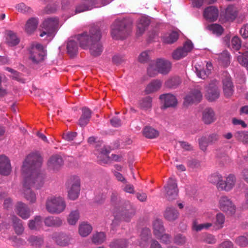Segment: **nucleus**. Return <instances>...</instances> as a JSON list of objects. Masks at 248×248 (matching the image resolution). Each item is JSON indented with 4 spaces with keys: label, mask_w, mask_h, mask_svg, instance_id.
<instances>
[{
    "label": "nucleus",
    "mask_w": 248,
    "mask_h": 248,
    "mask_svg": "<svg viewBox=\"0 0 248 248\" xmlns=\"http://www.w3.org/2000/svg\"><path fill=\"white\" fill-rule=\"evenodd\" d=\"M63 164V159L61 155H52L47 161L48 168L53 171H58L59 170Z\"/></svg>",
    "instance_id": "obj_19"
},
{
    "label": "nucleus",
    "mask_w": 248,
    "mask_h": 248,
    "mask_svg": "<svg viewBox=\"0 0 248 248\" xmlns=\"http://www.w3.org/2000/svg\"><path fill=\"white\" fill-rule=\"evenodd\" d=\"M16 213L23 219H27L31 216V211L29 207L24 203L19 202L15 207Z\"/></svg>",
    "instance_id": "obj_20"
},
{
    "label": "nucleus",
    "mask_w": 248,
    "mask_h": 248,
    "mask_svg": "<svg viewBox=\"0 0 248 248\" xmlns=\"http://www.w3.org/2000/svg\"><path fill=\"white\" fill-rule=\"evenodd\" d=\"M150 24V19L146 17L142 16L140 19L137 24V34L138 36L142 35Z\"/></svg>",
    "instance_id": "obj_30"
},
{
    "label": "nucleus",
    "mask_w": 248,
    "mask_h": 248,
    "mask_svg": "<svg viewBox=\"0 0 248 248\" xmlns=\"http://www.w3.org/2000/svg\"><path fill=\"white\" fill-rule=\"evenodd\" d=\"M179 213L172 207H168L164 212V216L169 221H173L178 218Z\"/></svg>",
    "instance_id": "obj_33"
},
{
    "label": "nucleus",
    "mask_w": 248,
    "mask_h": 248,
    "mask_svg": "<svg viewBox=\"0 0 248 248\" xmlns=\"http://www.w3.org/2000/svg\"><path fill=\"white\" fill-rule=\"evenodd\" d=\"M222 180V176L218 173H215L211 174L208 178V181L210 183L216 184L217 186L221 183Z\"/></svg>",
    "instance_id": "obj_55"
},
{
    "label": "nucleus",
    "mask_w": 248,
    "mask_h": 248,
    "mask_svg": "<svg viewBox=\"0 0 248 248\" xmlns=\"http://www.w3.org/2000/svg\"><path fill=\"white\" fill-rule=\"evenodd\" d=\"M202 94L200 91L194 90L185 97L184 105L188 106L193 103H199L202 100Z\"/></svg>",
    "instance_id": "obj_17"
},
{
    "label": "nucleus",
    "mask_w": 248,
    "mask_h": 248,
    "mask_svg": "<svg viewBox=\"0 0 248 248\" xmlns=\"http://www.w3.org/2000/svg\"><path fill=\"white\" fill-rule=\"evenodd\" d=\"M196 69V73L197 76L202 79H205L208 77L209 75L210 74V69H198L197 67H195Z\"/></svg>",
    "instance_id": "obj_58"
},
{
    "label": "nucleus",
    "mask_w": 248,
    "mask_h": 248,
    "mask_svg": "<svg viewBox=\"0 0 248 248\" xmlns=\"http://www.w3.org/2000/svg\"><path fill=\"white\" fill-rule=\"evenodd\" d=\"M105 238L106 236L104 232H97L93 235L92 237V241L94 244H100L105 241Z\"/></svg>",
    "instance_id": "obj_54"
},
{
    "label": "nucleus",
    "mask_w": 248,
    "mask_h": 248,
    "mask_svg": "<svg viewBox=\"0 0 248 248\" xmlns=\"http://www.w3.org/2000/svg\"><path fill=\"white\" fill-rule=\"evenodd\" d=\"M42 163V158L41 156L35 153L30 154L24 162L22 172L24 175V180L30 179L28 182L30 187L39 189L43 186L45 175L40 170Z\"/></svg>",
    "instance_id": "obj_1"
},
{
    "label": "nucleus",
    "mask_w": 248,
    "mask_h": 248,
    "mask_svg": "<svg viewBox=\"0 0 248 248\" xmlns=\"http://www.w3.org/2000/svg\"><path fill=\"white\" fill-rule=\"evenodd\" d=\"M42 224V218L40 216L35 217L33 219L30 220L28 226L29 228L32 230L39 229Z\"/></svg>",
    "instance_id": "obj_47"
},
{
    "label": "nucleus",
    "mask_w": 248,
    "mask_h": 248,
    "mask_svg": "<svg viewBox=\"0 0 248 248\" xmlns=\"http://www.w3.org/2000/svg\"><path fill=\"white\" fill-rule=\"evenodd\" d=\"M202 94L200 91L194 90L185 97L184 105L188 106L193 103H199L202 100Z\"/></svg>",
    "instance_id": "obj_18"
},
{
    "label": "nucleus",
    "mask_w": 248,
    "mask_h": 248,
    "mask_svg": "<svg viewBox=\"0 0 248 248\" xmlns=\"http://www.w3.org/2000/svg\"><path fill=\"white\" fill-rule=\"evenodd\" d=\"M186 241V237L181 234H177L174 238V242L179 245H184Z\"/></svg>",
    "instance_id": "obj_63"
},
{
    "label": "nucleus",
    "mask_w": 248,
    "mask_h": 248,
    "mask_svg": "<svg viewBox=\"0 0 248 248\" xmlns=\"http://www.w3.org/2000/svg\"><path fill=\"white\" fill-rule=\"evenodd\" d=\"M238 62L244 66L248 70V53L243 55H239L237 57Z\"/></svg>",
    "instance_id": "obj_60"
},
{
    "label": "nucleus",
    "mask_w": 248,
    "mask_h": 248,
    "mask_svg": "<svg viewBox=\"0 0 248 248\" xmlns=\"http://www.w3.org/2000/svg\"><path fill=\"white\" fill-rule=\"evenodd\" d=\"M179 38V34L176 31H172L170 33L162 37L164 43L171 44L176 42Z\"/></svg>",
    "instance_id": "obj_45"
},
{
    "label": "nucleus",
    "mask_w": 248,
    "mask_h": 248,
    "mask_svg": "<svg viewBox=\"0 0 248 248\" xmlns=\"http://www.w3.org/2000/svg\"><path fill=\"white\" fill-rule=\"evenodd\" d=\"M79 218V213L78 210L71 211L67 217L68 223L72 225H75Z\"/></svg>",
    "instance_id": "obj_49"
},
{
    "label": "nucleus",
    "mask_w": 248,
    "mask_h": 248,
    "mask_svg": "<svg viewBox=\"0 0 248 248\" xmlns=\"http://www.w3.org/2000/svg\"><path fill=\"white\" fill-rule=\"evenodd\" d=\"M30 179H25L24 181L23 186V192L25 198L30 203H33L36 201V194L31 189L28 182Z\"/></svg>",
    "instance_id": "obj_22"
},
{
    "label": "nucleus",
    "mask_w": 248,
    "mask_h": 248,
    "mask_svg": "<svg viewBox=\"0 0 248 248\" xmlns=\"http://www.w3.org/2000/svg\"><path fill=\"white\" fill-rule=\"evenodd\" d=\"M27 241L35 248H39L44 243L43 238L41 236L31 235L28 238Z\"/></svg>",
    "instance_id": "obj_38"
},
{
    "label": "nucleus",
    "mask_w": 248,
    "mask_h": 248,
    "mask_svg": "<svg viewBox=\"0 0 248 248\" xmlns=\"http://www.w3.org/2000/svg\"><path fill=\"white\" fill-rule=\"evenodd\" d=\"M151 236V231L148 228L142 229L140 234V241L139 242V246L141 248H145L148 245V241Z\"/></svg>",
    "instance_id": "obj_34"
},
{
    "label": "nucleus",
    "mask_w": 248,
    "mask_h": 248,
    "mask_svg": "<svg viewBox=\"0 0 248 248\" xmlns=\"http://www.w3.org/2000/svg\"><path fill=\"white\" fill-rule=\"evenodd\" d=\"M65 207V202L61 197L51 196L46 200V208L50 214H59L64 211Z\"/></svg>",
    "instance_id": "obj_4"
},
{
    "label": "nucleus",
    "mask_w": 248,
    "mask_h": 248,
    "mask_svg": "<svg viewBox=\"0 0 248 248\" xmlns=\"http://www.w3.org/2000/svg\"><path fill=\"white\" fill-rule=\"evenodd\" d=\"M154 233L157 238L161 236L164 232V228L161 220L156 219L153 223Z\"/></svg>",
    "instance_id": "obj_42"
},
{
    "label": "nucleus",
    "mask_w": 248,
    "mask_h": 248,
    "mask_svg": "<svg viewBox=\"0 0 248 248\" xmlns=\"http://www.w3.org/2000/svg\"><path fill=\"white\" fill-rule=\"evenodd\" d=\"M132 21L130 19L123 18L115 20L111 26V35L116 40L126 38L132 30Z\"/></svg>",
    "instance_id": "obj_3"
},
{
    "label": "nucleus",
    "mask_w": 248,
    "mask_h": 248,
    "mask_svg": "<svg viewBox=\"0 0 248 248\" xmlns=\"http://www.w3.org/2000/svg\"><path fill=\"white\" fill-rule=\"evenodd\" d=\"M222 83L225 95L227 97H229L232 95L234 91V86L230 75L227 72H224L223 73Z\"/></svg>",
    "instance_id": "obj_14"
},
{
    "label": "nucleus",
    "mask_w": 248,
    "mask_h": 248,
    "mask_svg": "<svg viewBox=\"0 0 248 248\" xmlns=\"http://www.w3.org/2000/svg\"><path fill=\"white\" fill-rule=\"evenodd\" d=\"M171 63L162 59H157L153 62L148 69V73L151 77H154L159 73L163 75L167 74L170 70Z\"/></svg>",
    "instance_id": "obj_5"
},
{
    "label": "nucleus",
    "mask_w": 248,
    "mask_h": 248,
    "mask_svg": "<svg viewBox=\"0 0 248 248\" xmlns=\"http://www.w3.org/2000/svg\"><path fill=\"white\" fill-rule=\"evenodd\" d=\"M11 171V164L9 159L5 155L0 156V174L9 175Z\"/></svg>",
    "instance_id": "obj_24"
},
{
    "label": "nucleus",
    "mask_w": 248,
    "mask_h": 248,
    "mask_svg": "<svg viewBox=\"0 0 248 248\" xmlns=\"http://www.w3.org/2000/svg\"><path fill=\"white\" fill-rule=\"evenodd\" d=\"M159 99L164 102L165 108L174 107L177 104L176 97L172 94L166 93L160 95Z\"/></svg>",
    "instance_id": "obj_26"
},
{
    "label": "nucleus",
    "mask_w": 248,
    "mask_h": 248,
    "mask_svg": "<svg viewBox=\"0 0 248 248\" xmlns=\"http://www.w3.org/2000/svg\"><path fill=\"white\" fill-rule=\"evenodd\" d=\"M92 227L87 222H82L79 225L78 232L82 237L87 236L92 231Z\"/></svg>",
    "instance_id": "obj_41"
},
{
    "label": "nucleus",
    "mask_w": 248,
    "mask_h": 248,
    "mask_svg": "<svg viewBox=\"0 0 248 248\" xmlns=\"http://www.w3.org/2000/svg\"><path fill=\"white\" fill-rule=\"evenodd\" d=\"M203 16L208 20L216 21L218 16V10L215 6H209L204 10Z\"/></svg>",
    "instance_id": "obj_25"
},
{
    "label": "nucleus",
    "mask_w": 248,
    "mask_h": 248,
    "mask_svg": "<svg viewBox=\"0 0 248 248\" xmlns=\"http://www.w3.org/2000/svg\"><path fill=\"white\" fill-rule=\"evenodd\" d=\"M202 94L200 91L194 90L185 97L184 105L188 106L193 103H199L202 100Z\"/></svg>",
    "instance_id": "obj_16"
},
{
    "label": "nucleus",
    "mask_w": 248,
    "mask_h": 248,
    "mask_svg": "<svg viewBox=\"0 0 248 248\" xmlns=\"http://www.w3.org/2000/svg\"><path fill=\"white\" fill-rule=\"evenodd\" d=\"M16 10L22 13H30L32 12L31 8L27 6L24 3L21 2L16 6Z\"/></svg>",
    "instance_id": "obj_57"
},
{
    "label": "nucleus",
    "mask_w": 248,
    "mask_h": 248,
    "mask_svg": "<svg viewBox=\"0 0 248 248\" xmlns=\"http://www.w3.org/2000/svg\"><path fill=\"white\" fill-rule=\"evenodd\" d=\"M235 137L240 141L248 144V132L237 131L235 134Z\"/></svg>",
    "instance_id": "obj_56"
},
{
    "label": "nucleus",
    "mask_w": 248,
    "mask_h": 248,
    "mask_svg": "<svg viewBox=\"0 0 248 248\" xmlns=\"http://www.w3.org/2000/svg\"><path fill=\"white\" fill-rule=\"evenodd\" d=\"M181 83V79L178 77H174L169 79L165 83L166 86L171 89L176 88Z\"/></svg>",
    "instance_id": "obj_48"
},
{
    "label": "nucleus",
    "mask_w": 248,
    "mask_h": 248,
    "mask_svg": "<svg viewBox=\"0 0 248 248\" xmlns=\"http://www.w3.org/2000/svg\"><path fill=\"white\" fill-rule=\"evenodd\" d=\"M45 224L48 227H59L62 224V220L57 217L49 216L44 220Z\"/></svg>",
    "instance_id": "obj_39"
},
{
    "label": "nucleus",
    "mask_w": 248,
    "mask_h": 248,
    "mask_svg": "<svg viewBox=\"0 0 248 248\" xmlns=\"http://www.w3.org/2000/svg\"><path fill=\"white\" fill-rule=\"evenodd\" d=\"M218 207L223 212L233 214L235 211V206L230 198L226 196H222L218 200Z\"/></svg>",
    "instance_id": "obj_12"
},
{
    "label": "nucleus",
    "mask_w": 248,
    "mask_h": 248,
    "mask_svg": "<svg viewBox=\"0 0 248 248\" xmlns=\"http://www.w3.org/2000/svg\"><path fill=\"white\" fill-rule=\"evenodd\" d=\"M235 243L241 247H246L248 245V239L246 236H240L236 239Z\"/></svg>",
    "instance_id": "obj_61"
},
{
    "label": "nucleus",
    "mask_w": 248,
    "mask_h": 248,
    "mask_svg": "<svg viewBox=\"0 0 248 248\" xmlns=\"http://www.w3.org/2000/svg\"><path fill=\"white\" fill-rule=\"evenodd\" d=\"M62 9L70 15V10L73 8V0H62Z\"/></svg>",
    "instance_id": "obj_53"
},
{
    "label": "nucleus",
    "mask_w": 248,
    "mask_h": 248,
    "mask_svg": "<svg viewBox=\"0 0 248 248\" xmlns=\"http://www.w3.org/2000/svg\"><path fill=\"white\" fill-rule=\"evenodd\" d=\"M91 9L83 1L76 4L70 10V15L74 16L77 14L91 10Z\"/></svg>",
    "instance_id": "obj_36"
},
{
    "label": "nucleus",
    "mask_w": 248,
    "mask_h": 248,
    "mask_svg": "<svg viewBox=\"0 0 248 248\" xmlns=\"http://www.w3.org/2000/svg\"><path fill=\"white\" fill-rule=\"evenodd\" d=\"M152 106V98L150 96H146L139 101V108L143 110L150 109Z\"/></svg>",
    "instance_id": "obj_44"
},
{
    "label": "nucleus",
    "mask_w": 248,
    "mask_h": 248,
    "mask_svg": "<svg viewBox=\"0 0 248 248\" xmlns=\"http://www.w3.org/2000/svg\"><path fill=\"white\" fill-rule=\"evenodd\" d=\"M77 135V133L76 132H69L63 134V138L67 141H72Z\"/></svg>",
    "instance_id": "obj_64"
},
{
    "label": "nucleus",
    "mask_w": 248,
    "mask_h": 248,
    "mask_svg": "<svg viewBox=\"0 0 248 248\" xmlns=\"http://www.w3.org/2000/svg\"><path fill=\"white\" fill-rule=\"evenodd\" d=\"M219 135L217 132L209 134L207 136L202 137L199 139V144L201 150L205 151L208 145L216 144L219 140Z\"/></svg>",
    "instance_id": "obj_11"
},
{
    "label": "nucleus",
    "mask_w": 248,
    "mask_h": 248,
    "mask_svg": "<svg viewBox=\"0 0 248 248\" xmlns=\"http://www.w3.org/2000/svg\"><path fill=\"white\" fill-rule=\"evenodd\" d=\"M162 85V82L158 79L151 81L146 87L145 92L146 94H150L159 90Z\"/></svg>",
    "instance_id": "obj_35"
},
{
    "label": "nucleus",
    "mask_w": 248,
    "mask_h": 248,
    "mask_svg": "<svg viewBox=\"0 0 248 248\" xmlns=\"http://www.w3.org/2000/svg\"><path fill=\"white\" fill-rule=\"evenodd\" d=\"M52 238L56 243L61 246H66L69 243L70 238L62 233H54Z\"/></svg>",
    "instance_id": "obj_32"
},
{
    "label": "nucleus",
    "mask_w": 248,
    "mask_h": 248,
    "mask_svg": "<svg viewBox=\"0 0 248 248\" xmlns=\"http://www.w3.org/2000/svg\"><path fill=\"white\" fill-rule=\"evenodd\" d=\"M102 35L98 26H92L89 32H84L76 37L80 46L83 49L89 48L92 55L96 57L100 55L103 47L100 41Z\"/></svg>",
    "instance_id": "obj_2"
},
{
    "label": "nucleus",
    "mask_w": 248,
    "mask_h": 248,
    "mask_svg": "<svg viewBox=\"0 0 248 248\" xmlns=\"http://www.w3.org/2000/svg\"><path fill=\"white\" fill-rule=\"evenodd\" d=\"M236 182L235 176L232 174H229L225 181L222 180L221 183L217 186V188L221 190L229 191L235 186Z\"/></svg>",
    "instance_id": "obj_15"
},
{
    "label": "nucleus",
    "mask_w": 248,
    "mask_h": 248,
    "mask_svg": "<svg viewBox=\"0 0 248 248\" xmlns=\"http://www.w3.org/2000/svg\"><path fill=\"white\" fill-rule=\"evenodd\" d=\"M164 188L166 192L165 197L168 200L171 201L176 198L178 189L175 179L173 177L170 178Z\"/></svg>",
    "instance_id": "obj_9"
},
{
    "label": "nucleus",
    "mask_w": 248,
    "mask_h": 248,
    "mask_svg": "<svg viewBox=\"0 0 248 248\" xmlns=\"http://www.w3.org/2000/svg\"><path fill=\"white\" fill-rule=\"evenodd\" d=\"M207 29L213 33L217 35H220L223 32V28L219 24H212L208 25Z\"/></svg>",
    "instance_id": "obj_50"
},
{
    "label": "nucleus",
    "mask_w": 248,
    "mask_h": 248,
    "mask_svg": "<svg viewBox=\"0 0 248 248\" xmlns=\"http://www.w3.org/2000/svg\"><path fill=\"white\" fill-rule=\"evenodd\" d=\"M59 24V19L56 17H50L44 19L40 25L41 33L40 37L45 35L50 36L57 29Z\"/></svg>",
    "instance_id": "obj_7"
},
{
    "label": "nucleus",
    "mask_w": 248,
    "mask_h": 248,
    "mask_svg": "<svg viewBox=\"0 0 248 248\" xmlns=\"http://www.w3.org/2000/svg\"><path fill=\"white\" fill-rule=\"evenodd\" d=\"M225 220V216L222 213L217 214L215 225L217 229H220L223 227Z\"/></svg>",
    "instance_id": "obj_52"
},
{
    "label": "nucleus",
    "mask_w": 248,
    "mask_h": 248,
    "mask_svg": "<svg viewBox=\"0 0 248 248\" xmlns=\"http://www.w3.org/2000/svg\"><path fill=\"white\" fill-rule=\"evenodd\" d=\"M202 241L208 244H213L216 242L215 236L210 234H206L202 237Z\"/></svg>",
    "instance_id": "obj_62"
},
{
    "label": "nucleus",
    "mask_w": 248,
    "mask_h": 248,
    "mask_svg": "<svg viewBox=\"0 0 248 248\" xmlns=\"http://www.w3.org/2000/svg\"><path fill=\"white\" fill-rule=\"evenodd\" d=\"M38 23V19L36 17L29 18L25 25V31L28 34L32 33L37 29Z\"/></svg>",
    "instance_id": "obj_31"
},
{
    "label": "nucleus",
    "mask_w": 248,
    "mask_h": 248,
    "mask_svg": "<svg viewBox=\"0 0 248 248\" xmlns=\"http://www.w3.org/2000/svg\"><path fill=\"white\" fill-rule=\"evenodd\" d=\"M143 135L148 139H154L156 138L159 133L158 131L151 126H146L142 131Z\"/></svg>",
    "instance_id": "obj_46"
},
{
    "label": "nucleus",
    "mask_w": 248,
    "mask_h": 248,
    "mask_svg": "<svg viewBox=\"0 0 248 248\" xmlns=\"http://www.w3.org/2000/svg\"><path fill=\"white\" fill-rule=\"evenodd\" d=\"M193 48V44L191 42H186L183 47L175 50L172 55L173 59L180 60L186 56Z\"/></svg>",
    "instance_id": "obj_13"
},
{
    "label": "nucleus",
    "mask_w": 248,
    "mask_h": 248,
    "mask_svg": "<svg viewBox=\"0 0 248 248\" xmlns=\"http://www.w3.org/2000/svg\"><path fill=\"white\" fill-rule=\"evenodd\" d=\"M19 39L17 37L15 33L11 31L7 32L6 42L9 46H15L19 44Z\"/></svg>",
    "instance_id": "obj_43"
},
{
    "label": "nucleus",
    "mask_w": 248,
    "mask_h": 248,
    "mask_svg": "<svg viewBox=\"0 0 248 248\" xmlns=\"http://www.w3.org/2000/svg\"><path fill=\"white\" fill-rule=\"evenodd\" d=\"M110 248H126L127 242L125 239L115 240L110 243Z\"/></svg>",
    "instance_id": "obj_51"
},
{
    "label": "nucleus",
    "mask_w": 248,
    "mask_h": 248,
    "mask_svg": "<svg viewBox=\"0 0 248 248\" xmlns=\"http://www.w3.org/2000/svg\"><path fill=\"white\" fill-rule=\"evenodd\" d=\"M11 220L16 233L21 234L24 230L22 221L16 216H12Z\"/></svg>",
    "instance_id": "obj_40"
},
{
    "label": "nucleus",
    "mask_w": 248,
    "mask_h": 248,
    "mask_svg": "<svg viewBox=\"0 0 248 248\" xmlns=\"http://www.w3.org/2000/svg\"><path fill=\"white\" fill-rule=\"evenodd\" d=\"M218 85V81L214 79L206 87L205 96L208 101L212 102L219 97L220 93Z\"/></svg>",
    "instance_id": "obj_10"
},
{
    "label": "nucleus",
    "mask_w": 248,
    "mask_h": 248,
    "mask_svg": "<svg viewBox=\"0 0 248 248\" xmlns=\"http://www.w3.org/2000/svg\"><path fill=\"white\" fill-rule=\"evenodd\" d=\"M92 112L87 108H83L82 114L78 120V124L81 127L85 126L89 123L91 117Z\"/></svg>",
    "instance_id": "obj_28"
},
{
    "label": "nucleus",
    "mask_w": 248,
    "mask_h": 248,
    "mask_svg": "<svg viewBox=\"0 0 248 248\" xmlns=\"http://www.w3.org/2000/svg\"><path fill=\"white\" fill-rule=\"evenodd\" d=\"M78 36H75L74 38H71L69 39L67 44V53L69 55L70 57H75L78 53V46L76 40H77L76 37Z\"/></svg>",
    "instance_id": "obj_27"
},
{
    "label": "nucleus",
    "mask_w": 248,
    "mask_h": 248,
    "mask_svg": "<svg viewBox=\"0 0 248 248\" xmlns=\"http://www.w3.org/2000/svg\"><path fill=\"white\" fill-rule=\"evenodd\" d=\"M237 15L236 8L233 5H229L225 11L224 17L227 21H233Z\"/></svg>",
    "instance_id": "obj_37"
},
{
    "label": "nucleus",
    "mask_w": 248,
    "mask_h": 248,
    "mask_svg": "<svg viewBox=\"0 0 248 248\" xmlns=\"http://www.w3.org/2000/svg\"><path fill=\"white\" fill-rule=\"evenodd\" d=\"M68 197L72 200L77 199L80 192V179L78 176H71L68 180Z\"/></svg>",
    "instance_id": "obj_8"
},
{
    "label": "nucleus",
    "mask_w": 248,
    "mask_h": 248,
    "mask_svg": "<svg viewBox=\"0 0 248 248\" xmlns=\"http://www.w3.org/2000/svg\"><path fill=\"white\" fill-rule=\"evenodd\" d=\"M30 60L35 64L42 62L46 55V51L40 44L33 43L29 48Z\"/></svg>",
    "instance_id": "obj_6"
},
{
    "label": "nucleus",
    "mask_w": 248,
    "mask_h": 248,
    "mask_svg": "<svg viewBox=\"0 0 248 248\" xmlns=\"http://www.w3.org/2000/svg\"><path fill=\"white\" fill-rule=\"evenodd\" d=\"M135 210L133 205L129 202L126 203L120 213V216L122 219L129 221L131 218L133 217L135 214Z\"/></svg>",
    "instance_id": "obj_21"
},
{
    "label": "nucleus",
    "mask_w": 248,
    "mask_h": 248,
    "mask_svg": "<svg viewBox=\"0 0 248 248\" xmlns=\"http://www.w3.org/2000/svg\"><path fill=\"white\" fill-rule=\"evenodd\" d=\"M232 48L235 50H238L241 46V42L240 38L237 36L233 37L231 41Z\"/></svg>",
    "instance_id": "obj_59"
},
{
    "label": "nucleus",
    "mask_w": 248,
    "mask_h": 248,
    "mask_svg": "<svg viewBox=\"0 0 248 248\" xmlns=\"http://www.w3.org/2000/svg\"><path fill=\"white\" fill-rule=\"evenodd\" d=\"M110 152L109 148L103 147L99 151V154L97 156L98 161L100 164H107L110 160L108 154Z\"/></svg>",
    "instance_id": "obj_29"
},
{
    "label": "nucleus",
    "mask_w": 248,
    "mask_h": 248,
    "mask_svg": "<svg viewBox=\"0 0 248 248\" xmlns=\"http://www.w3.org/2000/svg\"><path fill=\"white\" fill-rule=\"evenodd\" d=\"M216 120L215 111L211 108H205L202 113V121L205 124H210Z\"/></svg>",
    "instance_id": "obj_23"
}]
</instances>
